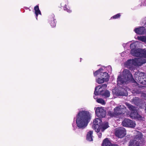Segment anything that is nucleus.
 <instances>
[{"instance_id": "nucleus-3", "label": "nucleus", "mask_w": 146, "mask_h": 146, "mask_svg": "<svg viewBox=\"0 0 146 146\" xmlns=\"http://www.w3.org/2000/svg\"><path fill=\"white\" fill-rule=\"evenodd\" d=\"M134 81V79L130 72L129 70L125 69L121 74L118 76L117 80V85L119 87H121L120 85Z\"/></svg>"}, {"instance_id": "nucleus-5", "label": "nucleus", "mask_w": 146, "mask_h": 146, "mask_svg": "<svg viewBox=\"0 0 146 146\" xmlns=\"http://www.w3.org/2000/svg\"><path fill=\"white\" fill-rule=\"evenodd\" d=\"M126 108L123 105H119L114 109V112L109 111L108 114L111 117H117L124 113L126 111Z\"/></svg>"}, {"instance_id": "nucleus-13", "label": "nucleus", "mask_w": 146, "mask_h": 146, "mask_svg": "<svg viewBox=\"0 0 146 146\" xmlns=\"http://www.w3.org/2000/svg\"><path fill=\"white\" fill-rule=\"evenodd\" d=\"M105 77H102L101 78L100 76H99V77L96 79V82L98 84H101L108 82L109 80V77L108 74L107 73H103Z\"/></svg>"}, {"instance_id": "nucleus-23", "label": "nucleus", "mask_w": 146, "mask_h": 146, "mask_svg": "<svg viewBox=\"0 0 146 146\" xmlns=\"http://www.w3.org/2000/svg\"><path fill=\"white\" fill-rule=\"evenodd\" d=\"M133 101L135 104L137 106H138L139 105V103L140 101L139 99L137 97L133 99Z\"/></svg>"}, {"instance_id": "nucleus-4", "label": "nucleus", "mask_w": 146, "mask_h": 146, "mask_svg": "<svg viewBox=\"0 0 146 146\" xmlns=\"http://www.w3.org/2000/svg\"><path fill=\"white\" fill-rule=\"evenodd\" d=\"M109 127L108 122H105L102 124L101 119L96 118L94 120L92 128L96 132H98L100 129L102 131H104Z\"/></svg>"}, {"instance_id": "nucleus-11", "label": "nucleus", "mask_w": 146, "mask_h": 146, "mask_svg": "<svg viewBox=\"0 0 146 146\" xmlns=\"http://www.w3.org/2000/svg\"><path fill=\"white\" fill-rule=\"evenodd\" d=\"M107 85L106 84H104L102 85L101 86H98L96 87L94 92V94L95 95L94 96V98L96 99V96L102 94V91L103 90V89H105L107 87Z\"/></svg>"}, {"instance_id": "nucleus-16", "label": "nucleus", "mask_w": 146, "mask_h": 146, "mask_svg": "<svg viewBox=\"0 0 146 146\" xmlns=\"http://www.w3.org/2000/svg\"><path fill=\"white\" fill-rule=\"evenodd\" d=\"M103 71V69L102 68H101L94 72V76H100L101 78H102V77H105L104 75H104L103 73L107 72H104Z\"/></svg>"}, {"instance_id": "nucleus-14", "label": "nucleus", "mask_w": 146, "mask_h": 146, "mask_svg": "<svg viewBox=\"0 0 146 146\" xmlns=\"http://www.w3.org/2000/svg\"><path fill=\"white\" fill-rule=\"evenodd\" d=\"M145 27H138L134 29L133 31L137 34L143 35L146 33V30Z\"/></svg>"}, {"instance_id": "nucleus-6", "label": "nucleus", "mask_w": 146, "mask_h": 146, "mask_svg": "<svg viewBox=\"0 0 146 146\" xmlns=\"http://www.w3.org/2000/svg\"><path fill=\"white\" fill-rule=\"evenodd\" d=\"M135 80L141 84L146 85V74L144 72H135Z\"/></svg>"}, {"instance_id": "nucleus-27", "label": "nucleus", "mask_w": 146, "mask_h": 146, "mask_svg": "<svg viewBox=\"0 0 146 146\" xmlns=\"http://www.w3.org/2000/svg\"><path fill=\"white\" fill-rule=\"evenodd\" d=\"M100 130L98 132H97V134L98 136V137L99 138H101L102 137V134L101 133L99 132Z\"/></svg>"}, {"instance_id": "nucleus-20", "label": "nucleus", "mask_w": 146, "mask_h": 146, "mask_svg": "<svg viewBox=\"0 0 146 146\" xmlns=\"http://www.w3.org/2000/svg\"><path fill=\"white\" fill-rule=\"evenodd\" d=\"M135 38L136 39L146 43V36H137V37L135 36Z\"/></svg>"}, {"instance_id": "nucleus-24", "label": "nucleus", "mask_w": 146, "mask_h": 146, "mask_svg": "<svg viewBox=\"0 0 146 146\" xmlns=\"http://www.w3.org/2000/svg\"><path fill=\"white\" fill-rule=\"evenodd\" d=\"M121 16L120 14V13H118L117 14V15H116L112 17L111 18V19H118Z\"/></svg>"}, {"instance_id": "nucleus-19", "label": "nucleus", "mask_w": 146, "mask_h": 146, "mask_svg": "<svg viewBox=\"0 0 146 146\" xmlns=\"http://www.w3.org/2000/svg\"><path fill=\"white\" fill-rule=\"evenodd\" d=\"M34 9L35 10V14L36 15V19H37L38 15H41V12L39 10L38 5H36L34 7Z\"/></svg>"}, {"instance_id": "nucleus-8", "label": "nucleus", "mask_w": 146, "mask_h": 146, "mask_svg": "<svg viewBox=\"0 0 146 146\" xmlns=\"http://www.w3.org/2000/svg\"><path fill=\"white\" fill-rule=\"evenodd\" d=\"M142 142L141 136L138 134L136 135L133 140H130L129 146H140Z\"/></svg>"}, {"instance_id": "nucleus-30", "label": "nucleus", "mask_w": 146, "mask_h": 146, "mask_svg": "<svg viewBox=\"0 0 146 146\" xmlns=\"http://www.w3.org/2000/svg\"><path fill=\"white\" fill-rule=\"evenodd\" d=\"M128 44V43H127L126 44L123 43V46L124 47V48L126 47V46Z\"/></svg>"}, {"instance_id": "nucleus-22", "label": "nucleus", "mask_w": 146, "mask_h": 146, "mask_svg": "<svg viewBox=\"0 0 146 146\" xmlns=\"http://www.w3.org/2000/svg\"><path fill=\"white\" fill-rule=\"evenodd\" d=\"M106 87L105 88H106ZM106 88L105 89H103V90L102 91V94L103 96H104L105 97H108L110 96V93L107 90H106L104 93H103L104 91L105 90Z\"/></svg>"}, {"instance_id": "nucleus-12", "label": "nucleus", "mask_w": 146, "mask_h": 146, "mask_svg": "<svg viewBox=\"0 0 146 146\" xmlns=\"http://www.w3.org/2000/svg\"><path fill=\"white\" fill-rule=\"evenodd\" d=\"M126 134L125 129L123 127H120L117 128L115 132L116 136L119 138L124 137Z\"/></svg>"}, {"instance_id": "nucleus-17", "label": "nucleus", "mask_w": 146, "mask_h": 146, "mask_svg": "<svg viewBox=\"0 0 146 146\" xmlns=\"http://www.w3.org/2000/svg\"><path fill=\"white\" fill-rule=\"evenodd\" d=\"M93 132L92 131H89L86 135V139L89 141H93Z\"/></svg>"}, {"instance_id": "nucleus-1", "label": "nucleus", "mask_w": 146, "mask_h": 146, "mask_svg": "<svg viewBox=\"0 0 146 146\" xmlns=\"http://www.w3.org/2000/svg\"><path fill=\"white\" fill-rule=\"evenodd\" d=\"M139 42L136 41L130 45L131 54L135 56L140 57L128 60L125 63V66L131 70L134 69L135 66H141L146 62V50L136 48L139 46Z\"/></svg>"}, {"instance_id": "nucleus-32", "label": "nucleus", "mask_w": 146, "mask_h": 146, "mask_svg": "<svg viewBox=\"0 0 146 146\" xmlns=\"http://www.w3.org/2000/svg\"><path fill=\"white\" fill-rule=\"evenodd\" d=\"M125 53V52H122V53H121V56H124L123 55H124V53Z\"/></svg>"}, {"instance_id": "nucleus-28", "label": "nucleus", "mask_w": 146, "mask_h": 146, "mask_svg": "<svg viewBox=\"0 0 146 146\" xmlns=\"http://www.w3.org/2000/svg\"><path fill=\"white\" fill-rule=\"evenodd\" d=\"M107 69H109L110 70V71L111 72L112 71V68L110 66H108V67L106 68Z\"/></svg>"}, {"instance_id": "nucleus-9", "label": "nucleus", "mask_w": 146, "mask_h": 146, "mask_svg": "<svg viewBox=\"0 0 146 146\" xmlns=\"http://www.w3.org/2000/svg\"><path fill=\"white\" fill-rule=\"evenodd\" d=\"M96 116L99 118H103L105 117L106 111L103 108L98 107L94 108Z\"/></svg>"}, {"instance_id": "nucleus-2", "label": "nucleus", "mask_w": 146, "mask_h": 146, "mask_svg": "<svg viewBox=\"0 0 146 146\" xmlns=\"http://www.w3.org/2000/svg\"><path fill=\"white\" fill-rule=\"evenodd\" d=\"M91 118V114L89 111L83 110L80 111L76 115L75 120L77 127L79 129L85 128Z\"/></svg>"}, {"instance_id": "nucleus-31", "label": "nucleus", "mask_w": 146, "mask_h": 146, "mask_svg": "<svg viewBox=\"0 0 146 146\" xmlns=\"http://www.w3.org/2000/svg\"><path fill=\"white\" fill-rule=\"evenodd\" d=\"M72 126L74 127V129L75 130L77 128V127H76L75 126H74V125H72Z\"/></svg>"}, {"instance_id": "nucleus-29", "label": "nucleus", "mask_w": 146, "mask_h": 146, "mask_svg": "<svg viewBox=\"0 0 146 146\" xmlns=\"http://www.w3.org/2000/svg\"><path fill=\"white\" fill-rule=\"evenodd\" d=\"M142 96L146 100V94H143L142 95Z\"/></svg>"}, {"instance_id": "nucleus-15", "label": "nucleus", "mask_w": 146, "mask_h": 146, "mask_svg": "<svg viewBox=\"0 0 146 146\" xmlns=\"http://www.w3.org/2000/svg\"><path fill=\"white\" fill-rule=\"evenodd\" d=\"M129 90L128 88L123 87L121 88L120 91L116 92V94L118 96H127L128 95L127 91Z\"/></svg>"}, {"instance_id": "nucleus-7", "label": "nucleus", "mask_w": 146, "mask_h": 146, "mask_svg": "<svg viewBox=\"0 0 146 146\" xmlns=\"http://www.w3.org/2000/svg\"><path fill=\"white\" fill-rule=\"evenodd\" d=\"M126 104L129 110L131 111V113L129 115L130 117L133 119H139L141 118L140 115L137 112V110L135 107L127 103H126Z\"/></svg>"}, {"instance_id": "nucleus-26", "label": "nucleus", "mask_w": 146, "mask_h": 146, "mask_svg": "<svg viewBox=\"0 0 146 146\" xmlns=\"http://www.w3.org/2000/svg\"><path fill=\"white\" fill-rule=\"evenodd\" d=\"M66 4L65 5L64 7V10L68 12L69 13H71L72 12V11L70 9H68L66 7Z\"/></svg>"}, {"instance_id": "nucleus-25", "label": "nucleus", "mask_w": 146, "mask_h": 146, "mask_svg": "<svg viewBox=\"0 0 146 146\" xmlns=\"http://www.w3.org/2000/svg\"><path fill=\"white\" fill-rule=\"evenodd\" d=\"M96 101L98 103H100L102 104H105L104 101L102 99L99 98Z\"/></svg>"}, {"instance_id": "nucleus-10", "label": "nucleus", "mask_w": 146, "mask_h": 146, "mask_svg": "<svg viewBox=\"0 0 146 146\" xmlns=\"http://www.w3.org/2000/svg\"><path fill=\"white\" fill-rule=\"evenodd\" d=\"M123 126L131 128L134 127L136 125L135 122L129 119H125L122 122Z\"/></svg>"}, {"instance_id": "nucleus-21", "label": "nucleus", "mask_w": 146, "mask_h": 146, "mask_svg": "<svg viewBox=\"0 0 146 146\" xmlns=\"http://www.w3.org/2000/svg\"><path fill=\"white\" fill-rule=\"evenodd\" d=\"M53 16L52 17L50 18V22L51 26L52 27H54L56 25V20Z\"/></svg>"}, {"instance_id": "nucleus-18", "label": "nucleus", "mask_w": 146, "mask_h": 146, "mask_svg": "<svg viewBox=\"0 0 146 146\" xmlns=\"http://www.w3.org/2000/svg\"><path fill=\"white\" fill-rule=\"evenodd\" d=\"M102 146H113L110 140L108 138H106L104 140Z\"/></svg>"}]
</instances>
